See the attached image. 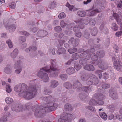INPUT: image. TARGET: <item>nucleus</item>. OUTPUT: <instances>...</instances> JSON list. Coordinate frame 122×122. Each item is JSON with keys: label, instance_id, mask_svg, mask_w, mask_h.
<instances>
[{"label": "nucleus", "instance_id": "obj_1", "mask_svg": "<svg viewBox=\"0 0 122 122\" xmlns=\"http://www.w3.org/2000/svg\"><path fill=\"white\" fill-rule=\"evenodd\" d=\"M51 64L50 67L47 66L42 68L40 69L37 74V76L42 79L45 82H47L49 81L48 75L46 72L50 73L51 76L55 77L57 75L56 71L58 70L55 65L56 60H51Z\"/></svg>", "mask_w": 122, "mask_h": 122}, {"label": "nucleus", "instance_id": "obj_2", "mask_svg": "<svg viewBox=\"0 0 122 122\" xmlns=\"http://www.w3.org/2000/svg\"><path fill=\"white\" fill-rule=\"evenodd\" d=\"M43 101L46 102L44 104V107L46 108L47 111L48 112H51L55 110L57 107V104L54 102L56 101V99L51 96L47 97H42Z\"/></svg>", "mask_w": 122, "mask_h": 122}, {"label": "nucleus", "instance_id": "obj_3", "mask_svg": "<svg viewBox=\"0 0 122 122\" xmlns=\"http://www.w3.org/2000/svg\"><path fill=\"white\" fill-rule=\"evenodd\" d=\"M32 111L35 112L34 115L36 117H42L45 116L46 112H48L46 109L43 107L34 106L32 108Z\"/></svg>", "mask_w": 122, "mask_h": 122}, {"label": "nucleus", "instance_id": "obj_4", "mask_svg": "<svg viewBox=\"0 0 122 122\" xmlns=\"http://www.w3.org/2000/svg\"><path fill=\"white\" fill-rule=\"evenodd\" d=\"M33 82H31L28 89L27 94L25 96L26 99L29 100L33 98L37 93V89L36 85Z\"/></svg>", "mask_w": 122, "mask_h": 122}, {"label": "nucleus", "instance_id": "obj_5", "mask_svg": "<svg viewBox=\"0 0 122 122\" xmlns=\"http://www.w3.org/2000/svg\"><path fill=\"white\" fill-rule=\"evenodd\" d=\"M95 51V49L93 48H91L85 51L83 53L81 54L80 55V58H84L87 60H89L91 56L93 54Z\"/></svg>", "mask_w": 122, "mask_h": 122}, {"label": "nucleus", "instance_id": "obj_6", "mask_svg": "<svg viewBox=\"0 0 122 122\" xmlns=\"http://www.w3.org/2000/svg\"><path fill=\"white\" fill-rule=\"evenodd\" d=\"M58 121L60 122H69L74 118V117L70 114L64 113L60 115Z\"/></svg>", "mask_w": 122, "mask_h": 122}, {"label": "nucleus", "instance_id": "obj_7", "mask_svg": "<svg viewBox=\"0 0 122 122\" xmlns=\"http://www.w3.org/2000/svg\"><path fill=\"white\" fill-rule=\"evenodd\" d=\"M112 61H114V67L117 70L120 71L122 70V63L118 60H116L115 57L112 58Z\"/></svg>", "mask_w": 122, "mask_h": 122}, {"label": "nucleus", "instance_id": "obj_8", "mask_svg": "<svg viewBox=\"0 0 122 122\" xmlns=\"http://www.w3.org/2000/svg\"><path fill=\"white\" fill-rule=\"evenodd\" d=\"M11 109L13 111L19 112L23 110V106L20 104L14 103L11 107Z\"/></svg>", "mask_w": 122, "mask_h": 122}, {"label": "nucleus", "instance_id": "obj_9", "mask_svg": "<svg viewBox=\"0 0 122 122\" xmlns=\"http://www.w3.org/2000/svg\"><path fill=\"white\" fill-rule=\"evenodd\" d=\"M21 91L20 93L19 94L20 96H21L26 99V98L25 97V96H26V94H27V86L25 84L23 83L21 84Z\"/></svg>", "mask_w": 122, "mask_h": 122}, {"label": "nucleus", "instance_id": "obj_10", "mask_svg": "<svg viewBox=\"0 0 122 122\" xmlns=\"http://www.w3.org/2000/svg\"><path fill=\"white\" fill-rule=\"evenodd\" d=\"M86 19H81L79 20L78 23V26L81 29H83L84 26V24L87 25L88 23V21Z\"/></svg>", "mask_w": 122, "mask_h": 122}, {"label": "nucleus", "instance_id": "obj_11", "mask_svg": "<svg viewBox=\"0 0 122 122\" xmlns=\"http://www.w3.org/2000/svg\"><path fill=\"white\" fill-rule=\"evenodd\" d=\"M113 15L114 18L116 19L118 24L120 25L121 23H122V16L120 14H117L116 13H114Z\"/></svg>", "mask_w": 122, "mask_h": 122}, {"label": "nucleus", "instance_id": "obj_12", "mask_svg": "<svg viewBox=\"0 0 122 122\" xmlns=\"http://www.w3.org/2000/svg\"><path fill=\"white\" fill-rule=\"evenodd\" d=\"M79 42V39H75L73 38L72 37L70 39L69 41V43L71 44L74 47H76L78 45Z\"/></svg>", "mask_w": 122, "mask_h": 122}, {"label": "nucleus", "instance_id": "obj_13", "mask_svg": "<svg viewBox=\"0 0 122 122\" xmlns=\"http://www.w3.org/2000/svg\"><path fill=\"white\" fill-rule=\"evenodd\" d=\"M109 94L110 97L113 99H116L118 98L117 93L112 90H109Z\"/></svg>", "mask_w": 122, "mask_h": 122}, {"label": "nucleus", "instance_id": "obj_14", "mask_svg": "<svg viewBox=\"0 0 122 122\" xmlns=\"http://www.w3.org/2000/svg\"><path fill=\"white\" fill-rule=\"evenodd\" d=\"M99 57V52L97 51L96 54L94 56V58H96L97 59L95 60H93L91 61V64H93L95 65H98L99 64L98 61H97L98 58Z\"/></svg>", "mask_w": 122, "mask_h": 122}, {"label": "nucleus", "instance_id": "obj_15", "mask_svg": "<svg viewBox=\"0 0 122 122\" xmlns=\"http://www.w3.org/2000/svg\"><path fill=\"white\" fill-rule=\"evenodd\" d=\"M77 92H80L82 91V92H83L84 93L85 92H91L92 90L91 88H90L87 86H84L81 88H77L76 90Z\"/></svg>", "mask_w": 122, "mask_h": 122}, {"label": "nucleus", "instance_id": "obj_16", "mask_svg": "<svg viewBox=\"0 0 122 122\" xmlns=\"http://www.w3.org/2000/svg\"><path fill=\"white\" fill-rule=\"evenodd\" d=\"M91 78V80L93 82V85H96L98 83V80L97 77L94 75L91 74L90 76Z\"/></svg>", "mask_w": 122, "mask_h": 122}, {"label": "nucleus", "instance_id": "obj_17", "mask_svg": "<svg viewBox=\"0 0 122 122\" xmlns=\"http://www.w3.org/2000/svg\"><path fill=\"white\" fill-rule=\"evenodd\" d=\"M73 109L71 105L69 103H66L64 105V109L66 111H71L73 110Z\"/></svg>", "mask_w": 122, "mask_h": 122}, {"label": "nucleus", "instance_id": "obj_18", "mask_svg": "<svg viewBox=\"0 0 122 122\" xmlns=\"http://www.w3.org/2000/svg\"><path fill=\"white\" fill-rule=\"evenodd\" d=\"M12 67L10 65H7L4 69L5 72L7 74H10L12 71Z\"/></svg>", "mask_w": 122, "mask_h": 122}, {"label": "nucleus", "instance_id": "obj_19", "mask_svg": "<svg viewBox=\"0 0 122 122\" xmlns=\"http://www.w3.org/2000/svg\"><path fill=\"white\" fill-rule=\"evenodd\" d=\"M7 29L9 30L10 32L14 31L16 28V26L14 24H12L10 25H7L5 26Z\"/></svg>", "mask_w": 122, "mask_h": 122}, {"label": "nucleus", "instance_id": "obj_20", "mask_svg": "<svg viewBox=\"0 0 122 122\" xmlns=\"http://www.w3.org/2000/svg\"><path fill=\"white\" fill-rule=\"evenodd\" d=\"M107 68V65L106 63L104 62L103 61L100 60V68L103 70H105Z\"/></svg>", "mask_w": 122, "mask_h": 122}, {"label": "nucleus", "instance_id": "obj_21", "mask_svg": "<svg viewBox=\"0 0 122 122\" xmlns=\"http://www.w3.org/2000/svg\"><path fill=\"white\" fill-rule=\"evenodd\" d=\"M81 84L78 80L74 81L72 87L73 88H79L81 86Z\"/></svg>", "mask_w": 122, "mask_h": 122}, {"label": "nucleus", "instance_id": "obj_22", "mask_svg": "<svg viewBox=\"0 0 122 122\" xmlns=\"http://www.w3.org/2000/svg\"><path fill=\"white\" fill-rule=\"evenodd\" d=\"M47 34V32L44 30H40L38 32V36L40 37H43Z\"/></svg>", "mask_w": 122, "mask_h": 122}, {"label": "nucleus", "instance_id": "obj_23", "mask_svg": "<svg viewBox=\"0 0 122 122\" xmlns=\"http://www.w3.org/2000/svg\"><path fill=\"white\" fill-rule=\"evenodd\" d=\"M84 69L89 71H93L95 70L94 66L91 64H87L84 67Z\"/></svg>", "mask_w": 122, "mask_h": 122}, {"label": "nucleus", "instance_id": "obj_24", "mask_svg": "<svg viewBox=\"0 0 122 122\" xmlns=\"http://www.w3.org/2000/svg\"><path fill=\"white\" fill-rule=\"evenodd\" d=\"M18 50L17 49H15L11 53L10 56L13 58H15L17 56L18 54Z\"/></svg>", "mask_w": 122, "mask_h": 122}, {"label": "nucleus", "instance_id": "obj_25", "mask_svg": "<svg viewBox=\"0 0 122 122\" xmlns=\"http://www.w3.org/2000/svg\"><path fill=\"white\" fill-rule=\"evenodd\" d=\"M23 110H25L26 109L29 110L31 108H32L33 106L32 107V105L31 103H26L25 105H23Z\"/></svg>", "mask_w": 122, "mask_h": 122}, {"label": "nucleus", "instance_id": "obj_26", "mask_svg": "<svg viewBox=\"0 0 122 122\" xmlns=\"http://www.w3.org/2000/svg\"><path fill=\"white\" fill-rule=\"evenodd\" d=\"M91 76V75H88L86 74H83L81 76V78L83 81H86Z\"/></svg>", "mask_w": 122, "mask_h": 122}, {"label": "nucleus", "instance_id": "obj_27", "mask_svg": "<svg viewBox=\"0 0 122 122\" xmlns=\"http://www.w3.org/2000/svg\"><path fill=\"white\" fill-rule=\"evenodd\" d=\"M51 85L50 87L52 88H54L56 87L58 85V82L56 80H52L51 82Z\"/></svg>", "mask_w": 122, "mask_h": 122}, {"label": "nucleus", "instance_id": "obj_28", "mask_svg": "<svg viewBox=\"0 0 122 122\" xmlns=\"http://www.w3.org/2000/svg\"><path fill=\"white\" fill-rule=\"evenodd\" d=\"M89 104L90 105H96L99 104L98 101H97L95 99H91L89 102Z\"/></svg>", "mask_w": 122, "mask_h": 122}, {"label": "nucleus", "instance_id": "obj_29", "mask_svg": "<svg viewBox=\"0 0 122 122\" xmlns=\"http://www.w3.org/2000/svg\"><path fill=\"white\" fill-rule=\"evenodd\" d=\"M75 72V69L73 67H69L66 70L67 73L69 75H71L73 74Z\"/></svg>", "mask_w": 122, "mask_h": 122}, {"label": "nucleus", "instance_id": "obj_30", "mask_svg": "<svg viewBox=\"0 0 122 122\" xmlns=\"http://www.w3.org/2000/svg\"><path fill=\"white\" fill-rule=\"evenodd\" d=\"M66 51L65 49L63 48H59L57 51V53L58 54L60 55L63 54Z\"/></svg>", "mask_w": 122, "mask_h": 122}, {"label": "nucleus", "instance_id": "obj_31", "mask_svg": "<svg viewBox=\"0 0 122 122\" xmlns=\"http://www.w3.org/2000/svg\"><path fill=\"white\" fill-rule=\"evenodd\" d=\"M105 97L103 94L101 93L100 94V105H103L104 103V102L103 100L105 98Z\"/></svg>", "mask_w": 122, "mask_h": 122}, {"label": "nucleus", "instance_id": "obj_32", "mask_svg": "<svg viewBox=\"0 0 122 122\" xmlns=\"http://www.w3.org/2000/svg\"><path fill=\"white\" fill-rule=\"evenodd\" d=\"M79 97L81 100H83L86 99L87 97V95L84 93H83V92H82L79 94Z\"/></svg>", "mask_w": 122, "mask_h": 122}, {"label": "nucleus", "instance_id": "obj_33", "mask_svg": "<svg viewBox=\"0 0 122 122\" xmlns=\"http://www.w3.org/2000/svg\"><path fill=\"white\" fill-rule=\"evenodd\" d=\"M21 87V84H19L15 86L14 87V90L15 91L17 92H20V93Z\"/></svg>", "mask_w": 122, "mask_h": 122}, {"label": "nucleus", "instance_id": "obj_34", "mask_svg": "<svg viewBox=\"0 0 122 122\" xmlns=\"http://www.w3.org/2000/svg\"><path fill=\"white\" fill-rule=\"evenodd\" d=\"M120 31H118L115 34L116 36L117 37H119L121 36L122 34V23L120 24Z\"/></svg>", "mask_w": 122, "mask_h": 122}, {"label": "nucleus", "instance_id": "obj_35", "mask_svg": "<svg viewBox=\"0 0 122 122\" xmlns=\"http://www.w3.org/2000/svg\"><path fill=\"white\" fill-rule=\"evenodd\" d=\"M111 29L113 30L116 31L117 30L118 28L117 25L115 23H112L111 26Z\"/></svg>", "mask_w": 122, "mask_h": 122}, {"label": "nucleus", "instance_id": "obj_36", "mask_svg": "<svg viewBox=\"0 0 122 122\" xmlns=\"http://www.w3.org/2000/svg\"><path fill=\"white\" fill-rule=\"evenodd\" d=\"M77 14L80 16L82 17L86 15V13L84 11L79 10L77 12Z\"/></svg>", "mask_w": 122, "mask_h": 122}, {"label": "nucleus", "instance_id": "obj_37", "mask_svg": "<svg viewBox=\"0 0 122 122\" xmlns=\"http://www.w3.org/2000/svg\"><path fill=\"white\" fill-rule=\"evenodd\" d=\"M99 10L98 9H96L91 12L88 13V15L90 16H93L96 13L99 12Z\"/></svg>", "mask_w": 122, "mask_h": 122}, {"label": "nucleus", "instance_id": "obj_38", "mask_svg": "<svg viewBox=\"0 0 122 122\" xmlns=\"http://www.w3.org/2000/svg\"><path fill=\"white\" fill-rule=\"evenodd\" d=\"M102 73H100V79H101L102 77ZM103 77L104 79H107L109 77V75L106 73H105L103 74Z\"/></svg>", "mask_w": 122, "mask_h": 122}, {"label": "nucleus", "instance_id": "obj_39", "mask_svg": "<svg viewBox=\"0 0 122 122\" xmlns=\"http://www.w3.org/2000/svg\"><path fill=\"white\" fill-rule=\"evenodd\" d=\"M106 4L105 0H100V6H101L102 9H103L104 8V6Z\"/></svg>", "mask_w": 122, "mask_h": 122}, {"label": "nucleus", "instance_id": "obj_40", "mask_svg": "<svg viewBox=\"0 0 122 122\" xmlns=\"http://www.w3.org/2000/svg\"><path fill=\"white\" fill-rule=\"evenodd\" d=\"M102 87V89H101V90H103V89H107L108 88L110 87V85L109 84H105L104 83H102L101 84Z\"/></svg>", "mask_w": 122, "mask_h": 122}, {"label": "nucleus", "instance_id": "obj_41", "mask_svg": "<svg viewBox=\"0 0 122 122\" xmlns=\"http://www.w3.org/2000/svg\"><path fill=\"white\" fill-rule=\"evenodd\" d=\"M61 79L63 81H65L66 80L67 78V76L66 74H63L59 76Z\"/></svg>", "mask_w": 122, "mask_h": 122}, {"label": "nucleus", "instance_id": "obj_42", "mask_svg": "<svg viewBox=\"0 0 122 122\" xmlns=\"http://www.w3.org/2000/svg\"><path fill=\"white\" fill-rule=\"evenodd\" d=\"M77 51V48L75 47L73 48H72L69 49L68 50V51L70 54L75 52H76Z\"/></svg>", "mask_w": 122, "mask_h": 122}, {"label": "nucleus", "instance_id": "obj_43", "mask_svg": "<svg viewBox=\"0 0 122 122\" xmlns=\"http://www.w3.org/2000/svg\"><path fill=\"white\" fill-rule=\"evenodd\" d=\"M19 42L20 44L26 41L25 38L23 36H20L19 37Z\"/></svg>", "mask_w": 122, "mask_h": 122}, {"label": "nucleus", "instance_id": "obj_44", "mask_svg": "<svg viewBox=\"0 0 122 122\" xmlns=\"http://www.w3.org/2000/svg\"><path fill=\"white\" fill-rule=\"evenodd\" d=\"M6 43L8 44V47L10 48H12L13 47V45L10 39L7 40L6 41Z\"/></svg>", "mask_w": 122, "mask_h": 122}, {"label": "nucleus", "instance_id": "obj_45", "mask_svg": "<svg viewBox=\"0 0 122 122\" xmlns=\"http://www.w3.org/2000/svg\"><path fill=\"white\" fill-rule=\"evenodd\" d=\"M86 59L84 58H82L79 61V63L81 64L84 66L87 63Z\"/></svg>", "mask_w": 122, "mask_h": 122}, {"label": "nucleus", "instance_id": "obj_46", "mask_svg": "<svg viewBox=\"0 0 122 122\" xmlns=\"http://www.w3.org/2000/svg\"><path fill=\"white\" fill-rule=\"evenodd\" d=\"M63 86L67 89L69 88L71 86V84L68 82H65L63 84Z\"/></svg>", "mask_w": 122, "mask_h": 122}, {"label": "nucleus", "instance_id": "obj_47", "mask_svg": "<svg viewBox=\"0 0 122 122\" xmlns=\"http://www.w3.org/2000/svg\"><path fill=\"white\" fill-rule=\"evenodd\" d=\"M5 101L7 104H10L13 102V100L10 97H7L5 99Z\"/></svg>", "mask_w": 122, "mask_h": 122}, {"label": "nucleus", "instance_id": "obj_48", "mask_svg": "<svg viewBox=\"0 0 122 122\" xmlns=\"http://www.w3.org/2000/svg\"><path fill=\"white\" fill-rule=\"evenodd\" d=\"M91 35L93 36H96L97 33V29L94 28L91 30Z\"/></svg>", "mask_w": 122, "mask_h": 122}, {"label": "nucleus", "instance_id": "obj_49", "mask_svg": "<svg viewBox=\"0 0 122 122\" xmlns=\"http://www.w3.org/2000/svg\"><path fill=\"white\" fill-rule=\"evenodd\" d=\"M100 116L104 120H106L107 119V115L105 113L103 112L101 113Z\"/></svg>", "mask_w": 122, "mask_h": 122}, {"label": "nucleus", "instance_id": "obj_50", "mask_svg": "<svg viewBox=\"0 0 122 122\" xmlns=\"http://www.w3.org/2000/svg\"><path fill=\"white\" fill-rule=\"evenodd\" d=\"M21 61L20 60L17 61L16 62H15V64L14 65V67L16 69L18 67H20V62Z\"/></svg>", "mask_w": 122, "mask_h": 122}, {"label": "nucleus", "instance_id": "obj_51", "mask_svg": "<svg viewBox=\"0 0 122 122\" xmlns=\"http://www.w3.org/2000/svg\"><path fill=\"white\" fill-rule=\"evenodd\" d=\"M74 25V23H71L68 25L67 26L66 28L68 30H71Z\"/></svg>", "mask_w": 122, "mask_h": 122}, {"label": "nucleus", "instance_id": "obj_52", "mask_svg": "<svg viewBox=\"0 0 122 122\" xmlns=\"http://www.w3.org/2000/svg\"><path fill=\"white\" fill-rule=\"evenodd\" d=\"M86 83L87 85H93V82L92 81V80H91V78L90 76L86 81Z\"/></svg>", "mask_w": 122, "mask_h": 122}, {"label": "nucleus", "instance_id": "obj_53", "mask_svg": "<svg viewBox=\"0 0 122 122\" xmlns=\"http://www.w3.org/2000/svg\"><path fill=\"white\" fill-rule=\"evenodd\" d=\"M12 89L10 86L9 84L6 85V91L8 93H10L11 92Z\"/></svg>", "mask_w": 122, "mask_h": 122}, {"label": "nucleus", "instance_id": "obj_54", "mask_svg": "<svg viewBox=\"0 0 122 122\" xmlns=\"http://www.w3.org/2000/svg\"><path fill=\"white\" fill-rule=\"evenodd\" d=\"M99 93H97L94 94L93 97L95 100L97 101H98V102H99Z\"/></svg>", "mask_w": 122, "mask_h": 122}, {"label": "nucleus", "instance_id": "obj_55", "mask_svg": "<svg viewBox=\"0 0 122 122\" xmlns=\"http://www.w3.org/2000/svg\"><path fill=\"white\" fill-rule=\"evenodd\" d=\"M19 32L20 34L25 36H27L29 35V33L25 31H19Z\"/></svg>", "mask_w": 122, "mask_h": 122}, {"label": "nucleus", "instance_id": "obj_56", "mask_svg": "<svg viewBox=\"0 0 122 122\" xmlns=\"http://www.w3.org/2000/svg\"><path fill=\"white\" fill-rule=\"evenodd\" d=\"M79 55L77 53H75L73 54L72 56V58L76 60L79 57Z\"/></svg>", "mask_w": 122, "mask_h": 122}, {"label": "nucleus", "instance_id": "obj_57", "mask_svg": "<svg viewBox=\"0 0 122 122\" xmlns=\"http://www.w3.org/2000/svg\"><path fill=\"white\" fill-rule=\"evenodd\" d=\"M56 2H53L51 3V4L50 5H49V7L50 9H53L56 6Z\"/></svg>", "mask_w": 122, "mask_h": 122}, {"label": "nucleus", "instance_id": "obj_58", "mask_svg": "<svg viewBox=\"0 0 122 122\" xmlns=\"http://www.w3.org/2000/svg\"><path fill=\"white\" fill-rule=\"evenodd\" d=\"M86 108L87 109L90 110L92 112H94L95 111V108L92 106H86Z\"/></svg>", "mask_w": 122, "mask_h": 122}, {"label": "nucleus", "instance_id": "obj_59", "mask_svg": "<svg viewBox=\"0 0 122 122\" xmlns=\"http://www.w3.org/2000/svg\"><path fill=\"white\" fill-rule=\"evenodd\" d=\"M66 16V15L64 12H62L58 16V18L60 19H61L65 17Z\"/></svg>", "mask_w": 122, "mask_h": 122}, {"label": "nucleus", "instance_id": "obj_60", "mask_svg": "<svg viewBox=\"0 0 122 122\" xmlns=\"http://www.w3.org/2000/svg\"><path fill=\"white\" fill-rule=\"evenodd\" d=\"M52 92V91L48 89H45L44 91V93L46 95H49Z\"/></svg>", "mask_w": 122, "mask_h": 122}, {"label": "nucleus", "instance_id": "obj_61", "mask_svg": "<svg viewBox=\"0 0 122 122\" xmlns=\"http://www.w3.org/2000/svg\"><path fill=\"white\" fill-rule=\"evenodd\" d=\"M54 30L56 31L57 32L60 31L62 30V29L59 26H57L55 27L54 28Z\"/></svg>", "mask_w": 122, "mask_h": 122}, {"label": "nucleus", "instance_id": "obj_62", "mask_svg": "<svg viewBox=\"0 0 122 122\" xmlns=\"http://www.w3.org/2000/svg\"><path fill=\"white\" fill-rule=\"evenodd\" d=\"M36 47L35 46H31L30 47V51H35L36 50Z\"/></svg>", "mask_w": 122, "mask_h": 122}, {"label": "nucleus", "instance_id": "obj_63", "mask_svg": "<svg viewBox=\"0 0 122 122\" xmlns=\"http://www.w3.org/2000/svg\"><path fill=\"white\" fill-rule=\"evenodd\" d=\"M74 66L75 69L77 71L79 70L81 67V66L79 64H76Z\"/></svg>", "mask_w": 122, "mask_h": 122}, {"label": "nucleus", "instance_id": "obj_64", "mask_svg": "<svg viewBox=\"0 0 122 122\" xmlns=\"http://www.w3.org/2000/svg\"><path fill=\"white\" fill-rule=\"evenodd\" d=\"M7 120V119L6 117H1L0 118V122H6Z\"/></svg>", "mask_w": 122, "mask_h": 122}]
</instances>
